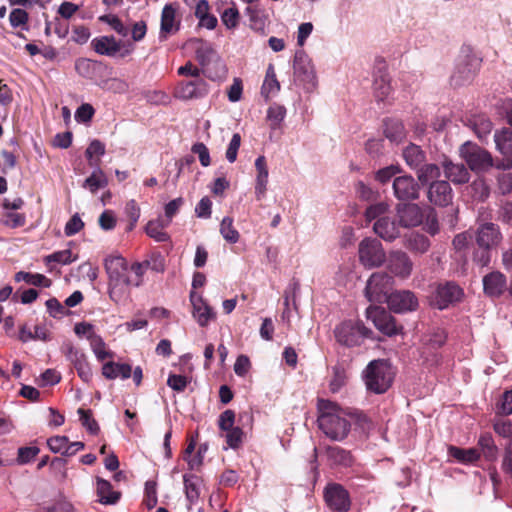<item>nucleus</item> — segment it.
I'll list each match as a JSON object with an SVG mask.
<instances>
[{
  "instance_id": "473e14b6",
  "label": "nucleus",
  "mask_w": 512,
  "mask_h": 512,
  "mask_svg": "<svg viewBox=\"0 0 512 512\" xmlns=\"http://www.w3.org/2000/svg\"><path fill=\"white\" fill-rule=\"evenodd\" d=\"M402 156L405 163L413 170H417L426 159L424 151L415 144H409L405 147Z\"/></svg>"
},
{
  "instance_id": "4c0bfd02",
  "label": "nucleus",
  "mask_w": 512,
  "mask_h": 512,
  "mask_svg": "<svg viewBox=\"0 0 512 512\" xmlns=\"http://www.w3.org/2000/svg\"><path fill=\"white\" fill-rule=\"evenodd\" d=\"M185 495L191 504H195L200 496L201 480L193 474H185L183 476Z\"/></svg>"
},
{
  "instance_id": "4d7b16f0",
  "label": "nucleus",
  "mask_w": 512,
  "mask_h": 512,
  "mask_svg": "<svg viewBox=\"0 0 512 512\" xmlns=\"http://www.w3.org/2000/svg\"><path fill=\"white\" fill-rule=\"evenodd\" d=\"M130 274L133 273L134 277H131L130 287L135 286L139 287L143 283V275L148 270L147 264L145 261L136 262L129 267Z\"/></svg>"
},
{
  "instance_id": "ea45409f",
  "label": "nucleus",
  "mask_w": 512,
  "mask_h": 512,
  "mask_svg": "<svg viewBox=\"0 0 512 512\" xmlns=\"http://www.w3.org/2000/svg\"><path fill=\"white\" fill-rule=\"evenodd\" d=\"M327 456L334 465L349 467L353 463L351 453L338 446L329 447L327 449Z\"/></svg>"
},
{
  "instance_id": "f3484780",
  "label": "nucleus",
  "mask_w": 512,
  "mask_h": 512,
  "mask_svg": "<svg viewBox=\"0 0 512 512\" xmlns=\"http://www.w3.org/2000/svg\"><path fill=\"white\" fill-rule=\"evenodd\" d=\"M394 195L398 200H414L419 196V184L410 175L398 176L393 181Z\"/></svg>"
},
{
  "instance_id": "9d476101",
  "label": "nucleus",
  "mask_w": 512,
  "mask_h": 512,
  "mask_svg": "<svg viewBox=\"0 0 512 512\" xmlns=\"http://www.w3.org/2000/svg\"><path fill=\"white\" fill-rule=\"evenodd\" d=\"M393 278L386 273H373L367 281L365 295L371 302H385L390 295Z\"/></svg>"
},
{
  "instance_id": "393cba45",
  "label": "nucleus",
  "mask_w": 512,
  "mask_h": 512,
  "mask_svg": "<svg viewBox=\"0 0 512 512\" xmlns=\"http://www.w3.org/2000/svg\"><path fill=\"white\" fill-rule=\"evenodd\" d=\"M176 9L172 4H166L161 14L160 38L166 39L169 34L179 30L180 23L175 21Z\"/></svg>"
},
{
  "instance_id": "37998d69",
  "label": "nucleus",
  "mask_w": 512,
  "mask_h": 512,
  "mask_svg": "<svg viewBox=\"0 0 512 512\" xmlns=\"http://www.w3.org/2000/svg\"><path fill=\"white\" fill-rule=\"evenodd\" d=\"M15 281H25L34 286L50 287L51 280L42 274H32L29 272L19 271L15 274Z\"/></svg>"
},
{
  "instance_id": "72a5a7b5",
  "label": "nucleus",
  "mask_w": 512,
  "mask_h": 512,
  "mask_svg": "<svg viewBox=\"0 0 512 512\" xmlns=\"http://www.w3.org/2000/svg\"><path fill=\"white\" fill-rule=\"evenodd\" d=\"M384 134L387 139L397 144L402 142L406 137L403 123L396 119H387L384 122Z\"/></svg>"
},
{
  "instance_id": "49530a36",
  "label": "nucleus",
  "mask_w": 512,
  "mask_h": 512,
  "mask_svg": "<svg viewBox=\"0 0 512 512\" xmlns=\"http://www.w3.org/2000/svg\"><path fill=\"white\" fill-rule=\"evenodd\" d=\"M98 85H99V87H101L102 89H104L106 91H110L113 93H120V94L126 93L129 88V85L126 81H124L120 78H117V77L101 80L98 83Z\"/></svg>"
},
{
  "instance_id": "0e129e2a",
  "label": "nucleus",
  "mask_w": 512,
  "mask_h": 512,
  "mask_svg": "<svg viewBox=\"0 0 512 512\" xmlns=\"http://www.w3.org/2000/svg\"><path fill=\"white\" fill-rule=\"evenodd\" d=\"M241 145V136L239 133L233 134L227 147L225 157L229 163H234L237 159L238 150Z\"/></svg>"
},
{
  "instance_id": "6ab92c4d",
  "label": "nucleus",
  "mask_w": 512,
  "mask_h": 512,
  "mask_svg": "<svg viewBox=\"0 0 512 512\" xmlns=\"http://www.w3.org/2000/svg\"><path fill=\"white\" fill-rule=\"evenodd\" d=\"M388 270L396 277L406 279L411 275L413 263L403 251H392L387 260Z\"/></svg>"
},
{
  "instance_id": "bb28decb",
  "label": "nucleus",
  "mask_w": 512,
  "mask_h": 512,
  "mask_svg": "<svg viewBox=\"0 0 512 512\" xmlns=\"http://www.w3.org/2000/svg\"><path fill=\"white\" fill-rule=\"evenodd\" d=\"M373 230L385 241H393L400 235L398 226L388 216H383L376 220Z\"/></svg>"
},
{
  "instance_id": "774afa93",
  "label": "nucleus",
  "mask_w": 512,
  "mask_h": 512,
  "mask_svg": "<svg viewBox=\"0 0 512 512\" xmlns=\"http://www.w3.org/2000/svg\"><path fill=\"white\" fill-rule=\"evenodd\" d=\"M494 431L504 438L512 436V422L507 419H498L493 424Z\"/></svg>"
},
{
  "instance_id": "f257e3e1",
  "label": "nucleus",
  "mask_w": 512,
  "mask_h": 512,
  "mask_svg": "<svg viewBox=\"0 0 512 512\" xmlns=\"http://www.w3.org/2000/svg\"><path fill=\"white\" fill-rule=\"evenodd\" d=\"M318 412V426L327 437L340 441L348 435L350 422L338 404L321 399L318 401Z\"/></svg>"
},
{
  "instance_id": "a19ab883",
  "label": "nucleus",
  "mask_w": 512,
  "mask_h": 512,
  "mask_svg": "<svg viewBox=\"0 0 512 512\" xmlns=\"http://www.w3.org/2000/svg\"><path fill=\"white\" fill-rule=\"evenodd\" d=\"M234 220L232 217L226 216L220 223L219 232L225 241L235 244L239 241L240 233L234 227Z\"/></svg>"
},
{
  "instance_id": "aec40b11",
  "label": "nucleus",
  "mask_w": 512,
  "mask_h": 512,
  "mask_svg": "<svg viewBox=\"0 0 512 512\" xmlns=\"http://www.w3.org/2000/svg\"><path fill=\"white\" fill-rule=\"evenodd\" d=\"M494 141L498 151L503 156V167L512 168V129L502 128L495 132Z\"/></svg>"
},
{
  "instance_id": "5fc2aeb1",
  "label": "nucleus",
  "mask_w": 512,
  "mask_h": 512,
  "mask_svg": "<svg viewBox=\"0 0 512 512\" xmlns=\"http://www.w3.org/2000/svg\"><path fill=\"white\" fill-rule=\"evenodd\" d=\"M286 116V109L282 105L274 104L267 110V119L273 129L277 128Z\"/></svg>"
},
{
  "instance_id": "c9c22d12",
  "label": "nucleus",
  "mask_w": 512,
  "mask_h": 512,
  "mask_svg": "<svg viewBox=\"0 0 512 512\" xmlns=\"http://www.w3.org/2000/svg\"><path fill=\"white\" fill-rule=\"evenodd\" d=\"M477 445L481 450L480 455L482 454L484 458L493 462L498 457V448L495 445L494 439L490 433H483L479 436Z\"/></svg>"
},
{
  "instance_id": "6e6552de",
  "label": "nucleus",
  "mask_w": 512,
  "mask_h": 512,
  "mask_svg": "<svg viewBox=\"0 0 512 512\" xmlns=\"http://www.w3.org/2000/svg\"><path fill=\"white\" fill-rule=\"evenodd\" d=\"M61 352L75 368L80 379L85 383H90L93 372L84 351L75 347L71 342H65L61 346Z\"/></svg>"
},
{
  "instance_id": "cd10ccee",
  "label": "nucleus",
  "mask_w": 512,
  "mask_h": 512,
  "mask_svg": "<svg viewBox=\"0 0 512 512\" xmlns=\"http://www.w3.org/2000/svg\"><path fill=\"white\" fill-rule=\"evenodd\" d=\"M373 91L378 101H384L391 93L390 77L386 70L378 69L374 74Z\"/></svg>"
},
{
  "instance_id": "09e8293b",
  "label": "nucleus",
  "mask_w": 512,
  "mask_h": 512,
  "mask_svg": "<svg viewBox=\"0 0 512 512\" xmlns=\"http://www.w3.org/2000/svg\"><path fill=\"white\" fill-rule=\"evenodd\" d=\"M28 13L20 8H15L10 12L9 22L13 28H20L23 31H28Z\"/></svg>"
},
{
  "instance_id": "052dcab7",
  "label": "nucleus",
  "mask_w": 512,
  "mask_h": 512,
  "mask_svg": "<svg viewBox=\"0 0 512 512\" xmlns=\"http://www.w3.org/2000/svg\"><path fill=\"white\" fill-rule=\"evenodd\" d=\"M40 452L37 446L21 447L18 449L17 463L24 465L30 463Z\"/></svg>"
},
{
  "instance_id": "f704fd0d",
  "label": "nucleus",
  "mask_w": 512,
  "mask_h": 512,
  "mask_svg": "<svg viewBox=\"0 0 512 512\" xmlns=\"http://www.w3.org/2000/svg\"><path fill=\"white\" fill-rule=\"evenodd\" d=\"M97 495L105 505L115 504L120 498V493L113 491L111 483L102 478H97Z\"/></svg>"
},
{
  "instance_id": "864d4df0",
  "label": "nucleus",
  "mask_w": 512,
  "mask_h": 512,
  "mask_svg": "<svg viewBox=\"0 0 512 512\" xmlns=\"http://www.w3.org/2000/svg\"><path fill=\"white\" fill-rule=\"evenodd\" d=\"M493 124L486 117H477L473 121V129L479 139L486 138L492 131Z\"/></svg>"
},
{
  "instance_id": "f8f14e48",
  "label": "nucleus",
  "mask_w": 512,
  "mask_h": 512,
  "mask_svg": "<svg viewBox=\"0 0 512 512\" xmlns=\"http://www.w3.org/2000/svg\"><path fill=\"white\" fill-rule=\"evenodd\" d=\"M358 252L360 262L368 268L378 267L386 259L382 244L376 239H363Z\"/></svg>"
},
{
  "instance_id": "0eeeda50",
  "label": "nucleus",
  "mask_w": 512,
  "mask_h": 512,
  "mask_svg": "<svg viewBox=\"0 0 512 512\" xmlns=\"http://www.w3.org/2000/svg\"><path fill=\"white\" fill-rule=\"evenodd\" d=\"M460 155L469 168L475 172L486 171L493 165L491 154L471 142H466L461 146Z\"/></svg>"
},
{
  "instance_id": "ddd939ff",
  "label": "nucleus",
  "mask_w": 512,
  "mask_h": 512,
  "mask_svg": "<svg viewBox=\"0 0 512 512\" xmlns=\"http://www.w3.org/2000/svg\"><path fill=\"white\" fill-rule=\"evenodd\" d=\"M389 309L395 313L414 311L418 307V300L409 290L391 292L387 300Z\"/></svg>"
},
{
  "instance_id": "4468645a",
  "label": "nucleus",
  "mask_w": 512,
  "mask_h": 512,
  "mask_svg": "<svg viewBox=\"0 0 512 512\" xmlns=\"http://www.w3.org/2000/svg\"><path fill=\"white\" fill-rule=\"evenodd\" d=\"M327 505L338 512H346L350 508V498L347 490L340 484H329L324 491Z\"/></svg>"
},
{
  "instance_id": "412c9836",
  "label": "nucleus",
  "mask_w": 512,
  "mask_h": 512,
  "mask_svg": "<svg viewBox=\"0 0 512 512\" xmlns=\"http://www.w3.org/2000/svg\"><path fill=\"white\" fill-rule=\"evenodd\" d=\"M397 216L399 225L404 228L416 227L423 221L421 208L417 204H399Z\"/></svg>"
},
{
  "instance_id": "f03ea898",
  "label": "nucleus",
  "mask_w": 512,
  "mask_h": 512,
  "mask_svg": "<svg viewBox=\"0 0 512 512\" xmlns=\"http://www.w3.org/2000/svg\"><path fill=\"white\" fill-rule=\"evenodd\" d=\"M108 275V293L112 301L119 303L129 296L131 275L128 262L121 255H109L104 260Z\"/></svg>"
},
{
  "instance_id": "bf43d9fd",
  "label": "nucleus",
  "mask_w": 512,
  "mask_h": 512,
  "mask_svg": "<svg viewBox=\"0 0 512 512\" xmlns=\"http://www.w3.org/2000/svg\"><path fill=\"white\" fill-rule=\"evenodd\" d=\"M346 374L343 368L333 367V377L330 380L329 388L333 393L338 392L346 384Z\"/></svg>"
},
{
  "instance_id": "e2e57ef3",
  "label": "nucleus",
  "mask_w": 512,
  "mask_h": 512,
  "mask_svg": "<svg viewBox=\"0 0 512 512\" xmlns=\"http://www.w3.org/2000/svg\"><path fill=\"white\" fill-rule=\"evenodd\" d=\"M78 413L80 415V420L82 425L88 430L91 434H97L99 431V425L95 421V419L92 418L91 412L84 409H79Z\"/></svg>"
},
{
  "instance_id": "a18cd8bd",
  "label": "nucleus",
  "mask_w": 512,
  "mask_h": 512,
  "mask_svg": "<svg viewBox=\"0 0 512 512\" xmlns=\"http://www.w3.org/2000/svg\"><path fill=\"white\" fill-rule=\"evenodd\" d=\"M101 63L87 58H80L75 63L77 73L85 78H92L95 71L101 67Z\"/></svg>"
},
{
  "instance_id": "5701e85b",
  "label": "nucleus",
  "mask_w": 512,
  "mask_h": 512,
  "mask_svg": "<svg viewBox=\"0 0 512 512\" xmlns=\"http://www.w3.org/2000/svg\"><path fill=\"white\" fill-rule=\"evenodd\" d=\"M430 202L446 206L452 201V189L447 181H433L428 190Z\"/></svg>"
},
{
  "instance_id": "20e7f679",
  "label": "nucleus",
  "mask_w": 512,
  "mask_h": 512,
  "mask_svg": "<svg viewBox=\"0 0 512 512\" xmlns=\"http://www.w3.org/2000/svg\"><path fill=\"white\" fill-rule=\"evenodd\" d=\"M334 334L337 342L347 347L359 346L365 339H371L373 331L361 320H346L336 326Z\"/></svg>"
},
{
  "instance_id": "69168bd1",
  "label": "nucleus",
  "mask_w": 512,
  "mask_h": 512,
  "mask_svg": "<svg viewBox=\"0 0 512 512\" xmlns=\"http://www.w3.org/2000/svg\"><path fill=\"white\" fill-rule=\"evenodd\" d=\"M68 438L66 436H54L47 440V445L53 453H61L65 455Z\"/></svg>"
},
{
  "instance_id": "13d9d810",
  "label": "nucleus",
  "mask_w": 512,
  "mask_h": 512,
  "mask_svg": "<svg viewBox=\"0 0 512 512\" xmlns=\"http://www.w3.org/2000/svg\"><path fill=\"white\" fill-rule=\"evenodd\" d=\"M496 413L499 415L512 414V390L505 391L496 403Z\"/></svg>"
},
{
  "instance_id": "dca6fc26",
  "label": "nucleus",
  "mask_w": 512,
  "mask_h": 512,
  "mask_svg": "<svg viewBox=\"0 0 512 512\" xmlns=\"http://www.w3.org/2000/svg\"><path fill=\"white\" fill-rule=\"evenodd\" d=\"M462 294V289L453 282H448L444 285H439L433 296V304L438 309H445L450 304L460 300Z\"/></svg>"
},
{
  "instance_id": "3c124183",
  "label": "nucleus",
  "mask_w": 512,
  "mask_h": 512,
  "mask_svg": "<svg viewBox=\"0 0 512 512\" xmlns=\"http://www.w3.org/2000/svg\"><path fill=\"white\" fill-rule=\"evenodd\" d=\"M220 18H221L223 25L227 29L231 30V29H235L238 26L239 21H240V13H239L238 9L235 6H233V7L226 8L221 13Z\"/></svg>"
},
{
  "instance_id": "c756f323",
  "label": "nucleus",
  "mask_w": 512,
  "mask_h": 512,
  "mask_svg": "<svg viewBox=\"0 0 512 512\" xmlns=\"http://www.w3.org/2000/svg\"><path fill=\"white\" fill-rule=\"evenodd\" d=\"M443 168L445 176L455 184H464L469 181L470 175L463 164H454L451 161H444Z\"/></svg>"
},
{
  "instance_id": "9b49d317",
  "label": "nucleus",
  "mask_w": 512,
  "mask_h": 512,
  "mask_svg": "<svg viewBox=\"0 0 512 512\" xmlns=\"http://www.w3.org/2000/svg\"><path fill=\"white\" fill-rule=\"evenodd\" d=\"M91 46L96 53L109 57H114L117 54H120L121 57H125L134 50L133 44H123L121 41H117L113 36L96 37L91 41Z\"/></svg>"
},
{
  "instance_id": "a878e982",
  "label": "nucleus",
  "mask_w": 512,
  "mask_h": 512,
  "mask_svg": "<svg viewBox=\"0 0 512 512\" xmlns=\"http://www.w3.org/2000/svg\"><path fill=\"white\" fill-rule=\"evenodd\" d=\"M90 166H93L94 170L92 171L90 176L84 180L82 187L94 194L98 190L107 187L108 178L104 171L99 167L98 162L93 163L91 161Z\"/></svg>"
},
{
  "instance_id": "680f3d73",
  "label": "nucleus",
  "mask_w": 512,
  "mask_h": 512,
  "mask_svg": "<svg viewBox=\"0 0 512 512\" xmlns=\"http://www.w3.org/2000/svg\"><path fill=\"white\" fill-rule=\"evenodd\" d=\"M388 205L384 202H380L374 205L369 206L366 209L365 216L367 221H373L375 219H379L383 216H386V212L388 210Z\"/></svg>"
},
{
  "instance_id": "2f4dec72",
  "label": "nucleus",
  "mask_w": 512,
  "mask_h": 512,
  "mask_svg": "<svg viewBox=\"0 0 512 512\" xmlns=\"http://www.w3.org/2000/svg\"><path fill=\"white\" fill-rule=\"evenodd\" d=\"M132 367L125 363L107 362L102 367V374L107 379H128L131 377Z\"/></svg>"
},
{
  "instance_id": "39448f33",
  "label": "nucleus",
  "mask_w": 512,
  "mask_h": 512,
  "mask_svg": "<svg viewBox=\"0 0 512 512\" xmlns=\"http://www.w3.org/2000/svg\"><path fill=\"white\" fill-rule=\"evenodd\" d=\"M196 60L202 67L203 75L210 79L217 80L225 76V65L210 45L203 44L197 48Z\"/></svg>"
},
{
  "instance_id": "603ef678",
  "label": "nucleus",
  "mask_w": 512,
  "mask_h": 512,
  "mask_svg": "<svg viewBox=\"0 0 512 512\" xmlns=\"http://www.w3.org/2000/svg\"><path fill=\"white\" fill-rule=\"evenodd\" d=\"M76 260H77V256L73 255V253L69 249L57 251V252H54L45 257L46 264L55 262V263H59L62 265H67Z\"/></svg>"
},
{
  "instance_id": "1a4fd4ad",
  "label": "nucleus",
  "mask_w": 512,
  "mask_h": 512,
  "mask_svg": "<svg viewBox=\"0 0 512 512\" xmlns=\"http://www.w3.org/2000/svg\"><path fill=\"white\" fill-rule=\"evenodd\" d=\"M210 91L208 82L202 77L180 81L174 90V96L182 101H196L205 98Z\"/></svg>"
},
{
  "instance_id": "e433bc0d",
  "label": "nucleus",
  "mask_w": 512,
  "mask_h": 512,
  "mask_svg": "<svg viewBox=\"0 0 512 512\" xmlns=\"http://www.w3.org/2000/svg\"><path fill=\"white\" fill-rule=\"evenodd\" d=\"M280 90V84L276 78V73L274 66L272 64H269L267 70L265 79L263 81L262 87H261V94L266 99L270 98V96L275 95Z\"/></svg>"
},
{
  "instance_id": "79ce46f5",
  "label": "nucleus",
  "mask_w": 512,
  "mask_h": 512,
  "mask_svg": "<svg viewBox=\"0 0 512 512\" xmlns=\"http://www.w3.org/2000/svg\"><path fill=\"white\" fill-rule=\"evenodd\" d=\"M166 223L160 221H149L146 225V233L157 242H166L170 236L165 232Z\"/></svg>"
},
{
  "instance_id": "338daca9",
  "label": "nucleus",
  "mask_w": 512,
  "mask_h": 512,
  "mask_svg": "<svg viewBox=\"0 0 512 512\" xmlns=\"http://www.w3.org/2000/svg\"><path fill=\"white\" fill-rule=\"evenodd\" d=\"M235 423V412L233 410L227 409L222 412L218 419V426L221 431L226 432L232 428H234Z\"/></svg>"
},
{
  "instance_id": "b1692460",
  "label": "nucleus",
  "mask_w": 512,
  "mask_h": 512,
  "mask_svg": "<svg viewBox=\"0 0 512 512\" xmlns=\"http://www.w3.org/2000/svg\"><path fill=\"white\" fill-rule=\"evenodd\" d=\"M256 179H255V196L257 200H262L267 192L269 171L264 156H258L255 160Z\"/></svg>"
},
{
  "instance_id": "4be33fe9",
  "label": "nucleus",
  "mask_w": 512,
  "mask_h": 512,
  "mask_svg": "<svg viewBox=\"0 0 512 512\" xmlns=\"http://www.w3.org/2000/svg\"><path fill=\"white\" fill-rule=\"evenodd\" d=\"M506 288V276L499 271L490 272L483 278L484 293L489 297L501 296L506 290Z\"/></svg>"
},
{
  "instance_id": "7c9ffc66",
  "label": "nucleus",
  "mask_w": 512,
  "mask_h": 512,
  "mask_svg": "<svg viewBox=\"0 0 512 512\" xmlns=\"http://www.w3.org/2000/svg\"><path fill=\"white\" fill-rule=\"evenodd\" d=\"M448 455L461 464L469 465L479 460L480 451L478 448L464 449L451 445L448 447Z\"/></svg>"
},
{
  "instance_id": "6e6d98bb",
  "label": "nucleus",
  "mask_w": 512,
  "mask_h": 512,
  "mask_svg": "<svg viewBox=\"0 0 512 512\" xmlns=\"http://www.w3.org/2000/svg\"><path fill=\"white\" fill-rule=\"evenodd\" d=\"M244 438V432L239 427H234L225 432V440L227 447L237 449L241 446Z\"/></svg>"
},
{
  "instance_id": "7ed1b4c3",
  "label": "nucleus",
  "mask_w": 512,
  "mask_h": 512,
  "mask_svg": "<svg viewBox=\"0 0 512 512\" xmlns=\"http://www.w3.org/2000/svg\"><path fill=\"white\" fill-rule=\"evenodd\" d=\"M396 371L385 359L372 360L363 371L365 386L369 392L385 393L393 384Z\"/></svg>"
},
{
  "instance_id": "de8ad7c7",
  "label": "nucleus",
  "mask_w": 512,
  "mask_h": 512,
  "mask_svg": "<svg viewBox=\"0 0 512 512\" xmlns=\"http://www.w3.org/2000/svg\"><path fill=\"white\" fill-rule=\"evenodd\" d=\"M89 342L93 353L99 361L114 357L113 352L106 349V344L99 335L91 337Z\"/></svg>"
},
{
  "instance_id": "2eb2a0df",
  "label": "nucleus",
  "mask_w": 512,
  "mask_h": 512,
  "mask_svg": "<svg viewBox=\"0 0 512 512\" xmlns=\"http://www.w3.org/2000/svg\"><path fill=\"white\" fill-rule=\"evenodd\" d=\"M502 241L499 226L494 223L480 225L476 232V243L480 249H493Z\"/></svg>"
},
{
  "instance_id": "a211bd4d",
  "label": "nucleus",
  "mask_w": 512,
  "mask_h": 512,
  "mask_svg": "<svg viewBox=\"0 0 512 512\" xmlns=\"http://www.w3.org/2000/svg\"><path fill=\"white\" fill-rule=\"evenodd\" d=\"M190 302L193 307V317L201 327H206L210 321H214L216 319L215 311L207 304L200 294L191 291Z\"/></svg>"
},
{
  "instance_id": "8fccbe9b",
  "label": "nucleus",
  "mask_w": 512,
  "mask_h": 512,
  "mask_svg": "<svg viewBox=\"0 0 512 512\" xmlns=\"http://www.w3.org/2000/svg\"><path fill=\"white\" fill-rule=\"evenodd\" d=\"M101 22L108 24L115 32L125 37L128 35L130 29L120 20V18L113 14L102 15L99 17Z\"/></svg>"
},
{
  "instance_id": "c85d7f7f",
  "label": "nucleus",
  "mask_w": 512,
  "mask_h": 512,
  "mask_svg": "<svg viewBox=\"0 0 512 512\" xmlns=\"http://www.w3.org/2000/svg\"><path fill=\"white\" fill-rule=\"evenodd\" d=\"M295 75L305 84L315 87L316 74L313 65L307 59H298L294 63Z\"/></svg>"
},
{
  "instance_id": "c03bdc74",
  "label": "nucleus",
  "mask_w": 512,
  "mask_h": 512,
  "mask_svg": "<svg viewBox=\"0 0 512 512\" xmlns=\"http://www.w3.org/2000/svg\"><path fill=\"white\" fill-rule=\"evenodd\" d=\"M418 180L427 184L440 177V168L436 164H422L417 170Z\"/></svg>"
},
{
  "instance_id": "423d86ee",
  "label": "nucleus",
  "mask_w": 512,
  "mask_h": 512,
  "mask_svg": "<svg viewBox=\"0 0 512 512\" xmlns=\"http://www.w3.org/2000/svg\"><path fill=\"white\" fill-rule=\"evenodd\" d=\"M366 317L371 320L376 329L388 337L403 333V326L397 324L396 319L379 306H369L366 309Z\"/></svg>"
},
{
  "instance_id": "58836bf2",
  "label": "nucleus",
  "mask_w": 512,
  "mask_h": 512,
  "mask_svg": "<svg viewBox=\"0 0 512 512\" xmlns=\"http://www.w3.org/2000/svg\"><path fill=\"white\" fill-rule=\"evenodd\" d=\"M405 247L416 253H425L430 247L429 239L418 233H411L405 237Z\"/></svg>"
}]
</instances>
